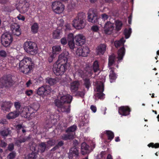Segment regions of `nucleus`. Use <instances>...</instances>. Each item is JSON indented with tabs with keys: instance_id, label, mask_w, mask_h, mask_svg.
Masks as SVG:
<instances>
[{
	"instance_id": "nucleus-15",
	"label": "nucleus",
	"mask_w": 159,
	"mask_h": 159,
	"mask_svg": "<svg viewBox=\"0 0 159 159\" xmlns=\"http://www.w3.org/2000/svg\"><path fill=\"white\" fill-rule=\"evenodd\" d=\"M130 108L127 106H122L118 108V113L122 116H126L130 114Z\"/></svg>"
},
{
	"instance_id": "nucleus-12",
	"label": "nucleus",
	"mask_w": 159,
	"mask_h": 159,
	"mask_svg": "<svg viewBox=\"0 0 159 159\" xmlns=\"http://www.w3.org/2000/svg\"><path fill=\"white\" fill-rule=\"evenodd\" d=\"M69 159H79V153L78 150L75 147L71 148L68 153Z\"/></svg>"
},
{
	"instance_id": "nucleus-9",
	"label": "nucleus",
	"mask_w": 159,
	"mask_h": 159,
	"mask_svg": "<svg viewBox=\"0 0 159 159\" xmlns=\"http://www.w3.org/2000/svg\"><path fill=\"white\" fill-rule=\"evenodd\" d=\"M69 55V53L68 52L66 51H64L59 55L58 60L56 63L62 64L69 66V63L67 62Z\"/></svg>"
},
{
	"instance_id": "nucleus-20",
	"label": "nucleus",
	"mask_w": 159,
	"mask_h": 159,
	"mask_svg": "<svg viewBox=\"0 0 159 159\" xmlns=\"http://www.w3.org/2000/svg\"><path fill=\"white\" fill-rule=\"evenodd\" d=\"M72 97L70 94H67L62 96L59 100L62 103L70 104L72 99Z\"/></svg>"
},
{
	"instance_id": "nucleus-2",
	"label": "nucleus",
	"mask_w": 159,
	"mask_h": 159,
	"mask_svg": "<svg viewBox=\"0 0 159 159\" xmlns=\"http://www.w3.org/2000/svg\"><path fill=\"white\" fill-rule=\"evenodd\" d=\"M85 14L83 12L78 13L77 16L73 20L72 25L77 29L80 30L84 28L86 25L85 18Z\"/></svg>"
},
{
	"instance_id": "nucleus-31",
	"label": "nucleus",
	"mask_w": 159,
	"mask_h": 159,
	"mask_svg": "<svg viewBox=\"0 0 159 159\" xmlns=\"http://www.w3.org/2000/svg\"><path fill=\"white\" fill-rule=\"evenodd\" d=\"M104 133L106 134L108 138V139L110 140V141L113 139L114 137V133L111 130H105L104 132Z\"/></svg>"
},
{
	"instance_id": "nucleus-30",
	"label": "nucleus",
	"mask_w": 159,
	"mask_h": 159,
	"mask_svg": "<svg viewBox=\"0 0 159 159\" xmlns=\"http://www.w3.org/2000/svg\"><path fill=\"white\" fill-rule=\"evenodd\" d=\"M38 147L39 151H40L41 153H43L46 148L47 145L45 142H41L39 144Z\"/></svg>"
},
{
	"instance_id": "nucleus-11",
	"label": "nucleus",
	"mask_w": 159,
	"mask_h": 159,
	"mask_svg": "<svg viewBox=\"0 0 159 159\" xmlns=\"http://www.w3.org/2000/svg\"><path fill=\"white\" fill-rule=\"evenodd\" d=\"M77 54L83 57H86L89 53V50L87 47H81L78 48L76 51Z\"/></svg>"
},
{
	"instance_id": "nucleus-57",
	"label": "nucleus",
	"mask_w": 159,
	"mask_h": 159,
	"mask_svg": "<svg viewBox=\"0 0 159 159\" xmlns=\"http://www.w3.org/2000/svg\"><path fill=\"white\" fill-rule=\"evenodd\" d=\"M7 55V54L6 51L3 50L0 51V57H5Z\"/></svg>"
},
{
	"instance_id": "nucleus-53",
	"label": "nucleus",
	"mask_w": 159,
	"mask_h": 159,
	"mask_svg": "<svg viewBox=\"0 0 159 159\" xmlns=\"http://www.w3.org/2000/svg\"><path fill=\"white\" fill-rule=\"evenodd\" d=\"M56 56V54L52 53L50 54V56L48 58V62L49 63L52 62V61L53 59L55 58Z\"/></svg>"
},
{
	"instance_id": "nucleus-46",
	"label": "nucleus",
	"mask_w": 159,
	"mask_h": 159,
	"mask_svg": "<svg viewBox=\"0 0 159 159\" xmlns=\"http://www.w3.org/2000/svg\"><path fill=\"white\" fill-rule=\"evenodd\" d=\"M17 28L16 29H14L13 30V34L14 35L18 36L21 34V31L20 30V27L17 25Z\"/></svg>"
},
{
	"instance_id": "nucleus-47",
	"label": "nucleus",
	"mask_w": 159,
	"mask_h": 159,
	"mask_svg": "<svg viewBox=\"0 0 159 159\" xmlns=\"http://www.w3.org/2000/svg\"><path fill=\"white\" fill-rule=\"evenodd\" d=\"M109 77L111 82H112V81L115 80L116 79V74L113 70H110Z\"/></svg>"
},
{
	"instance_id": "nucleus-35",
	"label": "nucleus",
	"mask_w": 159,
	"mask_h": 159,
	"mask_svg": "<svg viewBox=\"0 0 159 159\" xmlns=\"http://www.w3.org/2000/svg\"><path fill=\"white\" fill-rule=\"evenodd\" d=\"M125 40L122 38H121L119 40L116 41L114 42L115 46L116 48H118L121 46H123L124 43L125 42Z\"/></svg>"
},
{
	"instance_id": "nucleus-39",
	"label": "nucleus",
	"mask_w": 159,
	"mask_h": 159,
	"mask_svg": "<svg viewBox=\"0 0 159 159\" xmlns=\"http://www.w3.org/2000/svg\"><path fill=\"white\" fill-rule=\"evenodd\" d=\"M29 7V5L27 3H26L21 7L20 9L21 13H24L27 12Z\"/></svg>"
},
{
	"instance_id": "nucleus-3",
	"label": "nucleus",
	"mask_w": 159,
	"mask_h": 159,
	"mask_svg": "<svg viewBox=\"0 0 159 159\" xmlns=\"http://www.w3.org/2000/svg\"><path fill=\"white\" fill-rule=\"evenodd\" d=\"M24 48L25 51L32 55L36 54L37 52L38 48L37 44L31 41H26L24 44Z\"/></svg>"
},
{
	"instance_id": "nucleus-8",
	"label": "nucleus",
	"mask_w": 159,
	"mask_h": 159,
	"mask_svg": "<svg viewBox=\"0 0 159 159\" xmlns=\"http://www.w3.org/2000/svg\"><path fill=\"white\" fill-rule=\"evenodd\" d=\"M52 7L54 12L57 14H59L64 10L65 6L59 1H55L52 3Z\"/></svg>"
},
{
	"instance_id": "nucleus-19",
	"label": "nucleus",
	"mask_w": 159,
	"mask_h": 159,
	"mask_svg": "<svg viewBox=\"0 0 159 159\" xmlns=\"http://www.w3.org/2000/svg\"><path fill=\"white\" fill-rule=\"evenodd\" d=\"M89 146L86 143L83 142L81 145V151L82 155H85L89 153L90 151Z\"/></svg>"
},
{
	"instance_id": "nucleus-17",
	"label": "nucleus",
	"mask_w": 159,
	"mask_h": 159,
	"mask_svg": "<svg viewBox=\"0 0 159 159\" xmlns=\"http://www.w3.org/2000/svg\"><path fill=\"white\" fill-rule=\"evenodd\" d=\"M80 85V82L78 80H75L70 83V88L71 92L72 93L76 92L79 89Z\"/></svg>"
},
{
	"instance_id": "nucleus-18",
	"label": "nucleus",
	"mask_w": 159,
	"mask_h": 159,
	"mask_svg": "<svg viewBox=\"0 0 159 159\" xmlns=\"http://www.w3.org/2000/svg\"><path fill=\"white\" fill-rule=\"evenodd\" d=\"M114 27L113 23L110 21H107L105 24L104 32L106 34H110L113 30Z\"/></svg>"
},
{
	"instance_id": "nucleus-36",
	"label": "nucleus",
	"mask_w": 159,
	"mask_h": 159,
	"mask_svg": "<svg viewBox=\"0 0 159 159\" xmlns=\"http://www.w3.org/2000/svg\"><path fill=\"white\" fill-rule=\"evenodd\" d=\"M30 138V137H25L22 138H19L16 141L15 143L16 145H18L22 143H24L28 141Z\"/></svg>"
},
{
	"instance_id": "nucleus-13",
	"label": "nucleus",
	"mask_w": 159,
	"mask_h": 159,
	"mask_svg": "<svg viewBox=\"0 0 159 159\" xmlns=\"http://www.w3.org/2000/svg\"><path fill=\"white\" fill-rule=\"evenodd\" d=\"M48 86L44 85L39 88L37 91V93L40 96L44 95L45 96H47L50 94V91L48 89Z\"/></svg>"
},
{
	"instance_id": "nucleus-40",
	"label": "nucleus",
	"mask_w": 159,
	"mask_h": 159,
	"mask_svg": "<svg viewBox=\"0 0 159 159\" xmlns=\"http://www.w3.org/2000/svg\"><path fill=\"white\" fill-rule=\"evenodd\" d=\"M131 33L132 30L130 28H129V29L125 28V29L124 32V34L125 35V38L126 39H128Z\"/></svg>"
},
{
	"instance_id": "nucleus-51",
	"label": "nucleus",
	"mask_w": 159,
	"mask_h": 159,
	"mask_svg": "<svg viewBox=\"0 0 159 159\" xmlns=\"http://www.w3.org/2000/svg\"><path fill=\"white\" fill-rule=\"evenodd\" d=\"M36 145L34 144H32L30 147V150L32 151V152H35L38 153L39 150L36 149Z\"/></svg>"
},
{
	"instance_id": "nucleus-61",
	"label": "nucleus",
	"mask_w": 159,
	"mask_h": 159,
	"mask_svg": "<svg viewBox=\"0 0 159 159\" xmlns=\"http://www.w3.org/2000/svg\"><path fill=\"white\" fill-rule=\"evenodd\" d=\"M101 17L103 20H105L109 18V16L106 13H103L101 15Z\"/></svg>"
},
{
	"instance_id": "nucleus-37",
	"label": "nucleus",
	"mask_w": 159,
	"mask_h": 159,
	"mask_svg": "<svg viewBox=\"0 0 159 159\" xmlns=\"http://www.w3.org/2000/svg\"><path fill=\"white\" fill-rule=\"evenodd\" d=\"M116 57L114 55L109 56L108 58V65L109 66H111L115 62Z\"/></svg>"
},
{
	"instance_id": "nucleus-28",
	"label": "nucleus",
	"mask_w": 159,
	"mask_h": 159,
	"mask_svg": "<svg viewBox=\"0 0 159 159\" xmlns=\"http://www.w3.org/2000/svg\"><path fill=\"white\" fill-rule=\"evenodd\" d=\"M11 131L8 127L4 128L2 130L0 131V135L3 137H7L10 134Z\"/></svg>"
},
{
	"instance_id": "nucleus-14",
	"label": "nucleus",
	"mask_w": 159,
	"mask_h": 159,
	"mask_svg": "<svg viewBox=\"0 0 159 159\" xmlns=\"http://www.w3.org/2000/svg\"><path fill=\"white\" fill-rule=\"evenodd\" d=\"M92 70L89 66L86 67L84 70L80 69H79L76 72V74L79 76L81 78H84V76L88 74H91L92 73Z\"/></svg>"
},
{
	"instance_id": "nucleus-26",
	"label": "nucleus",
	"mask_w": 159,
	"mask_h": 159,
	"mask_svg": "<svg viewBox=\"0 0 159 159\" xmlns=\"http://www.w3.org/2000/svg\"><path fill=\"white\" fill-rule=\"evenodd\" d=\"M76 125H73L68 128L66 130V132L67 133L69 134H73V137H74V135L75 134V131L76 129Z\"/></svg>"
},
{
	"instance_id": "nucleus-22",
	"label": "nucleus",
	"mask_w": 159,
	"mask_h": 159,
	"mask_svg": "<svg viewBox=\"0 0 159 159\" xmlns=\"http://www.w3.org/2000/svg\"><path fill=\"white\" fill-rule=\"evenodd\" d=\"M19 115V112L16 110L9 113L7 116V118L8 119H13L17 117Z\"/></svg>"
},
{
	"instance_id": "nucleus-32",
	"label": "nucleus",
	"mask_w": 159,
	"mask_h": 159,
	"mask_svg": "<svg viewBox=\"0 0 159 159\" xmlns=\"http://www.w3.org/2000/svg\"><path fill=\"white\" fill-rule=\"evenodd\" d=\"M64 145V142L62 141H60L58 142L57 143L51 150V151L54 152L56 150L59 149V148L63 146Z\"/></svg>"
},
{
	"instance_id": "nucleus-16",
	"label": "nucleus",
	"mask_w": 159,
	"mask_h": 159,
	"mask_svg": "<svg viewBox=\"0 0 159 159\" xmlns=\"http://www.w3.org/2000/svg\"><path fill=\"white\" fill-rule=\"evenodd\" d=\"M75 40L76 42L77 45L82 46L85 43V37L82 35L79 34L75 36Z\"/></svg>"
},
{
	"instance_id": "nucleus-25",
	"label": "nucleus",
	"mask_w": 159,
	"mask_h": 159,
	"mask_svg": "<svg viewBox=\"0 0 159 159\" xmlns=\"http://www.w3.org/2000/svg\"><path fill=\"white\" fill-rule=\"evenodd\" d=\"M30 108H24L21 114L24 118H28L30 117L32 113V112H30Z\"/></svg>"
},
{
	"instance_id": "nucleus-49",
	"label": "nucleus",
	"mask_w": 159,
	"mask_h": 159,
	"mask_svg": "<svg viewBox=\"0 0 159 159\" xmlns=\"http://www.w3.org/2000/svg\"><path fill=\"white\" fill-rule=\"evenodd\" d=\"M104 90V84L101 82L100 84H99L97 87V91L98 92H103Z\"/></svg>"
},
{
	"instance_id": "nucleus-10",
	"label": "nucleus",
	"mask_w": 159,
	"mask_h": 159,
	"mask_svg": "<svg viewBox=\"0 0 159 159\" xmlns=\"http://www.w3.org/2000/svg\"><path fill=\"white\" fill-rule=\"evenodd\" d=\"M88 15V20L89 22L93 23H98L99 18L97 13H96L95 11L93 10L92 12H89Z\"/></svg>"
},
{
	"instance_id": "nucleus-23",
	"label": "nucleus",
	"mask_w": 159,
	"mask_h": 159,
	"mask_svg": "<svg viewBox=\"0 0 159 159\" xmlns=\"http://www.w3.org/2000/svg\"><path fill=\"white\" fill-rule=\"evenodd\" d=\"M125 49L124 46L120 48L118 52L117 58L119 61L122 60L123 57L125 54Z\"/></svg>"
},
{
	"instance_id": "nucleus-1",
	"label": "nucleus",
	"mask_w": 159,
	"mask_h": 159,
	"mask_svg": "<svg viewBox=\"0 0 159 159\" xmlns=\"http://www.w3.org/2000/svg\"><path fill=\"white\" fill-rule=\"evenodd\" d=\"M34 64L32 59L29 57H24L19 63V67L21 71L25 74L30 72L34 66Z\"/></svg>"
},
{
	"instance_id": "nucleus-50",
	"label": "nucleus",
	"mask_w": 159,
	"mask_h": 159,
	"mask_svg": "<svg viewBox=\"0 0 159 159\" xmlns=\"http://www.w3.org/2000/svg\"><path fill=\"white\" fill-rule=\"evenodd\" d=\"M148 146L149 147L157 148H159V143H157L154 144L153 143H151L148 145Z\"/></svg>"
},
{
	"instance_id": "nucleus-29",
	"label": "nucleus",
	"mask_w": 159,
	"mask_h": 159,
	"mask_svg": "<svg viewBox=\"0 0 159 159\" xmlns=\"http://www.w3.org/2000/svg\"><path fill=\"white\" fill-rule=\"evenodd\" d=\"M106 46L104 44H101L98 47V53L103 54L106 50Z\"/></svg>"
},
{
	"instance_id": "nucleus-7",
	"label": "nucleus",
	"mask_w": 159,
	"mask_h": 159,
	"mask_svg": "<svg viewBox=\"0 0 159 159\" xmlns=\"http://www.w3.org/2000/svg\"><path fill=\"white\" fill-rule=\"evenodd\" d=\"M55 105L58 108V111L60 112L69 113L70 112V105L68 104L62 103L59 100L55 101Z\"/></svg>"
},
{
	"instance_id": "nucleus-34",
	"label": "nucleus",
	"mask_w": 159,
	"mask_h": 159,
	"mask_svg": "<svg viewBox=\"0 0 159 159\" xmlns=\"http://www.w3.org/2000/svg\"><path fill=\"white\" fill-rule=\"evenodd\" d=\"M93 69L94 72L96 73L100 70L99 65L97 60L95 61L93 64Z\"/></svg>"
},
{
	"instance_id": "nucleus-38",
	"label": "nucleus",
	"mask_w": 159,
	"mask_h": 159,
	"mask_svg": "<svg viewBox=\"0 0 159 159\" xmlns=\"http://www.w3.org/2000/svg\"><path fill=\"white\" fill-rule=\"evenodd\" d=\"M61 30L59 29H56L52 33L53 38L54 39H59L60 38Z\"/></svg>"
},
{
	"instance_id": "nucleus-56",
	"label": "nucleus",
	"mask_w": 159,
	"mask_h": 159,
	"mask_svg": "<svg viewBox=\"0 0 159 159\" xmlns=\"http://www.w3.org/2000/svg\"><path fill=\"white\" fill-rule=\"evenodd\" d=\"M67 39L68 41H74L75 38L74 37L73 34L72 33H70L68 35Z\"/></svg>"
},
{
	"instance_id": "nucleus-21",
	"label": "nucleus",
	"mask_w": 159,
	"mask_h": 159,
	"mask_svg": "<svg viewBox=\"0 0 159 159\" xmlns=\"http://www.w3.org/2000/svg\"><path fill=\"white\" fill-rule=\"evenodd\" d=\"M12 105L10 101H5L3 102L1 106V109L5 111H8Z\"/></svg>"
},
{
	"instance_id": "nucleus-43",
	"label": "nucleus",
	"mask_w": 159,
	"mask_h": 159,
	"mask_svg": "<svg viewBox=\"0 0 159 159\" xmlns=\"http://www.w3.org/2000/svg\"><path fill=\"white\" fill-rule=\"evenodd\" d=\"M38 153L32 152L29 153L26 157L27 159H36L37 157Z\"/></svg>"
},
{
	"instance_id": "nucleus-54",
	"label": "nucleus",
	"mask_w": 159,
	"mask_h": 159,
	"mask_svg": "<svg viewBox=\"0 0 159 159\" xmlns=\"http://www.w3.org/2000/svg\"><path fill=\"white\" fill-rule=\"evenodd\" d=\"M68 45L70 48L73 49L75 47V45L74 41H68Z\"/></svg>"
},
{
	"instance_id": "nucleus-62",
	"label": "nucleus",
	"mask_w": 159,
	"mask_h": 159,
	"mask_svg": "<svg viewBox=\"0 0 159 159\" xmlns=\"http://www.w3.org/2000/svg\"><path fill=\"white\" fill-rule=\"evenodd\" d=\"M14 148V145L13 143H11L9 144L8 147V149L10 151H12Z\"/></svg>"
},
{
	"instance_id": "nucleus-60",
	"label": "nucleus",
	"mask_w": 159,
	"mask_h": 159,
	"mask_svg": "<svg viewBox=\"0 0 159 159\" xmlns=\"http://www.w3.org/2000/svg\"><path fill=\"white\" fill-rule=\"evenodd\" d=\"M61 42L62 45H64L67 44V41L66 38L63 37L61 39Z\"/></svg>"
},
{
	"instance_id": "nucleus-55",
	"label": "nucleus",
	"mask_w": 159,
	"mask_h": 159,
	"mask_svg": "<svg viewBox=\"0 0 159 159\" xmlns=\"http://www.w3.org/2000/svg\"><path fill=\"white\" fill-rule=\"evenodd\" d=\"M48 144L49 146H52L55 145L56 143V140L54 139H51L47 141Z\"/></svg>"
},
{
	"instance_id": "nucleus-33",
	"label": "nucleus",
	"mask_w": 159,
	"mask_h": 159,
	"mask_svg": "<svg viewBox=\"0 0 159 159\" xmlns=\"http://www.w3.org/2000/svg\"><path fill=\"white\" fill-rule=\"evenodd\" d=\"M40 107L39 103L37 102H34L31 105L30 109L31 111V109L33 110L32 113L36 112L39 108Z\"/></svg>"
},
{
	"instance_id": "nucleus-4",
	"label": "nucleus",
	"mask_w": 159,
	"mask_h": 159,
	"mask_svg": "<svg viewBox=\"0 0 159 159\" xmlns=\"http://www.w3.org/2000/svg\"><path fill=\"white\" fill-rule=\"evenodd\" d=\"M13 76L11 74L3 75L0 79V82L3 87L9 88L13 86L15 82L12 79Z\"/></svg>"
},
{
	"instance_id": "nucleus-52",
	"label": "nucleus",
	"mask_w": 159,
	"mask_h": 159,
	"mask_svg": "<svg viewBox=\"0 0 159 159\" xmlns=\"http://www.w3.org/2000/svg\"><path fill=\"white\" fill-rule=\"evenodd\" d=\"M16 153L15 151H12L7 156L9 159H14L16 156Z\"/></svg>"
},
{
	"instance_id": "nucleus-24",
	"label": "nucleus",
	"mask_w": 159,
	"mask_h": 159,
	"mask_svg": "<svg viewBox=\"0 0 159 159\" xmlns=\"http://www.w3.org/2000/svg\"><path fill=\"white\" fill-rule=\"evenodd\" d=\"M45 80L46 83L49 84L50 86L54 85L56 84L57 82V80L56 78L49 77L46 78Z\"/></svg>"
},
{
	"instance_id": "nucleus-48",
	"label": "nucleus",
	"mask_w": 159,
	"mask_h": 159,
	"mask_svg": "<svg viewBox=\"0 0 159 159\" xmlns=\"http://www.w3.org/2000/svg\"><path fill=\"white\" fill-rule=\"evenodd\" d=\"M105 94L103 92H98L94 94L95 97L100 99H103L105 98Z\"/></svg>"
},
{
	"instance_id": "nucleus-59",
	"label": "nucleus",
	"mask_w": 159,
	"mask_h": 159,
	"mask_svg": "<svg viewBox=\"0 0 159 159\" xmlns=\"http://www.w3.org/2000/svg\"><path fill=\"white\" fill-rule=\"evenodd\" d=\"M14 106L16 110H19L21 107L20 103L19 102H15Z\"/></svg>"
},
{
	"instance_id": "nucleus-6",
	"label": "nucleus",
	"mask_w": 159,
	"mask_h": 159,
	"mask_svg": "<svg viewBox=\"0 0 159 159\" xmlns=\"http://www.w3.org/2000/svg\"><path fill=\"white\" fill-rule=\"evenodd\" d=\"M13 39V38L12 34L8 33H5L1 36L2 44L4 47H7L10 46L12 42Z\"/></svg>"
},
{
	"instance_id": "nucleus-64",
	"label": "nucleus",
	"mask_w": 159,
	"mask_h": 159,
	"mask_svg": "<svg viewBox=\"0 0 159 159\" xmlns=\"http://www.w3.org/2000/svg\"><path fill=\"white\" fill-rule=\"evenodd\" d=\"M65 30L67 31L71 29V25L69 24H66L65 25Z\"/></svg>"
},
{
	"instance_id": "nucleus-45",
	"label": "nucleus",
	"mask_w": 159,
	"mask_h": 159,
	"mask_svg": "<svg viewBox=\"0 0 159 159\" xmlns=\"http://www.w3.org/2000/svg\"><path fill=\"white\" fill-rule=\"evenodd\" d=\"M84 85L88 90L91 86V83L90 80L89 78H85L84 80Z\"/></svg>"
},
{
	"instance_id": "nucleus-5",
	"label": "nucleus",
	"mask_w": 159,
	"mask_h": 159,
	"mask_svg": "<svg viewBox=\"0 0 159 159\" xmlns=\"http://www.w3.org/2000/svg\"><path fill=\"white\" fill-rule=\"evenodd\" d=\"M69 67V66L56 62L53 65V71L56 75H62Z\"/></svg>"
},
{
	"instance_id": "nucleus-63",
	"label": "nucleus",
	"mask_w": 159,
	"mask_h": 159,
	"mask_svg": "<svg viewBox=\"0 0 159 159\" xmlns=\"http://www.w3.org/2000/svg\"><path fill=\"white\" fill-rule=\"evenodd\" d=\"M91 30L94 32H96L99 30V28L97 25H94L92 27Z\"/></svg>"
},
{
	"instance_id": "nucleus-42",
	"label": "nucleus",
	"mask_w": 159,
	"mask_h": 159,
	"mask_svg": "<svg viewBox=\"0 0 159 159\" xmlns=\"http://www.w3.org/2000/svg\"><path fill=\"white\" fill-rule=\"evenodd\" d=\"M52 53L56 54L58 53L61 50V48L60 46L57 45L54 46L52 48Z\"/></svg>"
},
{
	"instance_id": "nucleus-41",
	"label": "nucleus",
	"mask_w": 159,
	"mask_h": 159,
	"mask_svg": "<svg viewBox=\"0 0 159 159\" xmlns=\"http://www.w3.org/2000/svg\"><path fill=\"white\" fill-rule=\"evenodd\" d=\"M61 139L64 140H67L69 139H72L74 138L73 134H64L61 136Z\"/></svg>"
},
{
	"instance_id": "nucleus-58",
	"label": "nucleus",
	"mask_w": 159,
	"mask_h": 159,
	"mask_svg": "<svg viewBox=\"0 0 159 159\" xmlns=\"http://www.w3.org/2000/svg\"><path fill=\"white\" fill-rule=\"evenodd\" d=\"M33 93V91L31 89H29L26 90L25 91V94L28 96H30L32 95Z\"/></svg>"
},
{
	"instance_id": "nucleus-44",
	"label": "nucleus",
	"mask_w": 159,
	"mask_h": 159,
	"mask_svg": "<svg viewBox=\"0 0 159 159\" xmlns=\"http://www.w3.org/2000/svg\"><path fill=\"white\" fill-rule=\"evenodd\" d=\"M123 24L121 21L119 20H117L116 22V29L117 31H119L121 29Z\"/></svg>"
},
{
	"instance_id": "nucleus-27",
	"label": "nucleus",
	"mask_w": 159,
	"mask_h": 159,
	"mask_svg": "<svg viewBox=\"0 0 159 159\" xmlns=\"http://www.w3.org/2000/svg\"><path fill=\"white\" fill-rule=\"evenodd\" d=\"M39 25L38 23L35 22L32 24L31 27V31L34 34H36L39 31Z\"/></svg>"
}]
</instances>
